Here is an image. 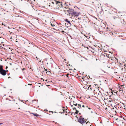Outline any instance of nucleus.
Masks as SVG:
<instances>
[{
    "label": "nucleus",
    "mask_w": 126,
    "mask_h": 126,
    "mask_svg": "<svg viewBox=\"0 0 126 126\" xmlns=\"http://www.w3.org/2000/svg\"><path fill=\"white\" fill-rule=\"evenodd\" d=\"M113 18H114V19H115V17H113Z\"/></svg>",
    "instance_id": "30"
},
{
    "label": "nucleus",
    "mask_w": 126,
    "mask_h": 126,
    "mask_svg": "<svg viewBox=\"0 0 126 126\" xmlns=\"http://www.w3.org/2000/svg\"><path fill=\"white\" fill-rule=\"evenodd\" d=\"M47 86H49V85H47Z\"/></svg>",
    "instance_id": "27"
},
{
    "label": "nucleus",
    "mask_w": 126,
    "mask_h": 126,
    "mask_svg": "<svg viewBox=\"0 0 126 126\" xmlns=\"http://www.w3.org/2000/svg\"><path fill=\"white\" fill-rule=\"evenodd\" d=\"M32 114L34 116H36L37 117L39 116V115L37 114H35L33 113H32Z\"/></svg>",
    "instance_id": "11"
},
{
    "label": "nucleus",
    "mask_w": 126,
    "mask_h": 126,
    "mask_svg": "<svg viewBox=\"0 0 126 126\" xmlns=\"http://www.w3.org/2000/svg\"><path fill=\"white\" fill-rule=\"evenodd\" d=\"M81 105L79 104L78 105V106L77 107L78 108V109H80V108H81Z\"/></svg>",
    "instance_id": "12"
},
{
    "label": "nucleus",
    "mask_w": 126,
    "mask_h": 126,
    "mask_svg": "<svg viewBox=\"0 0 126 126\" xmlns=\"http://www.w3.org/2000/svg\"><path fill=\"white\" fill-rule=\"evenodd\" d=\"M88 109H89V110H90V109H91V108H88Z\"/></svg>",
    "instance_id": "25"
},
{
    "label": "nucleus",
    "mask_w": 126,
    "mask_h": 126,
    "mask_svg": "<svg viewBox=\"0 0 126 126\" xmlns=\"http://www.w3.org/2000/svg\"><path fill=\"white\" fill-rule=\"evenodd\" d=\"M79 114H80H80H81L80 113H79Z\"/></svg>",
    "instance_id": "31"
},
{
    "label": "nucleus",
    "mask_w": 126,
    "mask_h": 126,
    "mask_svg": "<svg viewBox=\"0 0 126 126\" xmlns=\"http://www.w3.org/2000/svg\"><path fill=\"white\" fill-rule=\"evenodd\" d=\"M121 87L119 89L120 91H122V92L123 91V89H124V85H122L121 86Z\"/></svg>",
    "instance_id": "7"
},
{
    "label": "nucleus",
    "mask_w": 126,
    "mask_h": 126,
    "mask_svg": "<svg viewBox=\"0 0 126 126\" xmlns=\"http://www.w3.org/2000/svg\"><path fill=\"white\" fill-rule=\"evenodd\" d=\"M23 41H24V44H25V43H29V45H28L29 47H30V45H32V44L31 43H30L29 41L26 39H24V40H23Z\"/></svg>",
    "instance_id": "5"
},
{
    "label": "nucleus",
    "mask_w": 126,
    "mask_h": 126,
    "mask_svg": "<svg viewBox=\"0 0 126 126\" xmlns=\"http://www.w3.org/2000/svg\"><path fill=\"white\" fill-rule=\"evenodd\" d=\"M2 124H3L2 123H0V125Z\"/></svg>",
    "instance_id": "20"
},
{
    "label": "nucleus",
    "mask_w": 126,
    "mask_h": 126,
    "mask_svg": "<svg viewBox=\"0 0 126 126\" xmlns=\"http://www.w3.org/2000/svg\"><path fill=\"white\" fill-rule=\"evenodd\" d=\"M86 107H87H87H88V106H86Z\"/></svg>",
    "instance_id": "33"
},
{
    "label": "nucleus",
    "mask_w": 126,
    "mask_h": 126,
    "mask_svg": "<svg viewBox=\"0 0 126 126\" xmlns=\"http://www.w3.org/2000/svg\"><path fill=\"white\" fill-rule=\"evenodd\" d=\"M83 78H82V79H83Z\"/></svg>",
    "instance_id": "37"
},
{
    "label": "nucleus",
    "mask_w": 126,
    "mask_h": 126,
    "mask_svg": "<svg viewBox=\"0 0 126 126\" xmlns=\"http://www.w3.org/2000/svg\"><path fill=\"white\" fill-rule=\"evenodd\" d=\"M76 110V111L75 112V113L76 114H77L79 112V111L78 110Z\"/></svg>",
    "instance_id": "13"
},
{
    "label": "nucleus",
    "mask_w": 126,
    "mask_h": 126,
    "mask_svg": "<svg viewBox=\"0 0 126 126\" xmlns=\"http://www.w3.org/2000/svg\"><path fill=\"white\" fill-rule=\"evenodd\" d=\"M82 107L84 108V105H83L82 106Z\"/></svg>",
    "instance_id": "18"
},
{
    "label": "nucleus",
    "mask_w": 126,
    "mask_h": 126,
    "mask_svg": "<svg viewBox=\"0 0 126 126\" xmlns=\"http://www.w3.org/2000/svg\"><path fill=\"white\" fill-rule=\"evenodd\" d=\"M65 21L67 22H68L70 25H71V24L70 21H69L68 19H66L65 20Z\"/></svg>",
    "instance_id": "8"
},
{
    "label": "nucleus",
    "mask_w": 126,
    "mask_h": 126,
    "mask_svg": "<svg viewBox=\"0 0 126 126\" xmlns=\"http://www.w3.org/2000/svg\"><path fill=\"white\" fill-rule=\"evenodd\" d=\"M39 13H38V15H39Z\"/></svg>",
    "instance_id": "35"
},
{
    "label": "nucleus",
    "mask_w": 126,
    "mask_h": 126,
    "mask_svg": "<svg viewBox=\"0 0 126 126\" xmlns=\"http://www.w3.org/2000/svg\"><path fill=\"white\" fill-rule=\"evenodd\" d=\"M92 125H91L90 126H92Z\"/></svg>",
    "instance_id": "32"
},
{
    "label": "nucleus",
    "mask_w": 126,
    "mask_h": 126,
    "mask_svg": "<svg viewBox=\"0 0 126 126\" xmlns=\"http://www.w3.org/2000/svg\"><path fill=\"white\" fill-rule=\"evenodd\" d=\"M73 104L75 105L76 106L78 104L75 101H73Z\"/></svg>",
    "instance_id": "10"
},
{
    "label": "nucleus",
    "mask_w": 126,
    "mask_h": 126,
    "mask_svg": "<svg viewBox=\"0 0 126 126\" xmlns=\"http://www.w3.org/2000/svg\"><path fill=\"white\" fill-rule=\"evenodd\" d=\"M56 3L57 4H58V5H62V3L58 1H57L56 2Z\"/></svg>",
    "instance_id": "9"
},
{
    "label": "nucleus",
    "mask_w": 126,
    "mask_h": 126,
    "mask_svg": "<svg viewBox=\"0 0 126 126\" xmlns=\"http://www.w3.org/2000/svg\"><path fill=\"white\" fill-rule=\"evenodd\" d=\"M36 58H37V57H36Z\"/></svg>",
    "instance_id": "38"
},
{
    "label": "nucleus",
    "mask_w": 126,
    "mask_h": 126,
    "mask_svg": "<svg viewBox=\"0 0 126 126\" xmlns=\"http://www.w3.org/2000/svg\"><path fill=\"white\" fill-rule=\"evenodd\" d=\"M1 73L3 76L6 75V71L2 69V67L0 68V75Z\"/></svg>",
    "instance_id": "3"
},
{
    "label": "nucleus",
    "mask_w": 126,
    "mask_h": 126,
    "mask_svg": "<svg viewBox=\"0 0 126 126\" xmlns=\"http://www.w3.org/2000/svg\"><path fill=\"white\" fill-rule=\"evenodd\" d=\"M71 106L72 107H73V105H71Z\"/></svg>",
    "instance_id": "28"
},
{
    "label": "nucleus",
    "mask_w": 126,
    "mask_h": 126,
    "mask_svg": "<svg viewBox=\"0 0 126 126\" xmlns=\"http://www.w3.org/2000/svg\"><path fill=\"white\" fill-rule=\"evenodd\" d=\"M88 79H89V78H90V77L89 76L88 77Z\"/></svg>",
    "instance_id": "17"
},
{
    "label": "nucleus",
    "mask_w": 126,
    "mask_h": 126,
    "mask_svg": "<svg viewBox=\"0 0 126 126\" xmlns=\"http://www.w3.org/2000/svg\"><path fill=\"white\" fill-rule=\"evenodd\" d=\"M86 124H88V123L89 124H90V123L89 122H86Z\"/></svg>",
    "instance_id": "15"
},
{
    "label": "nucleus",
    "mask_w": 126,
    "mask_h": 126,
    "mask_svg": "<svg viewBox=\"0 0 126 126\" xmlns=\"http://www.w3.org/2000/svg\"><path fill=\"white\" fill-rule=\"evenodd\" d=\"M38 59H39L38 58L37 59V60H38Z\"/></svg>",
    "instance_id": "36"
},
{
    "label": "nucleus",
    "mask_w": 126,
    "mask_h": 126,
    "mask_svg": "<svg viewBox=\"0 0 126 126\" xmlns=\"http://www.w3.org/2000/svg\"><path fill=\"white\" fill-rule=\"evenodd\" d=\"M80 14V12H76L74 11L73 14V16H78Z\"/></svg>",
    "instance_id": "6"
},
{
    "label": "nucleus",
    "mask_w": 126,
    "mask_h": 126,
    "mask_svg": "<svg viewBox=\"0 0 126 126\" xmlns=\"http://www.w3.org/2000/svg\"><path fill=\"white\" fill-rule=\"evenodd\" d=\"M86 121V120L84 119V118H82V116H80V118L78 119V122L81 124L85 123Z\"/></svg>",
    "instance_id": "1"
},
{
    "label": "nucleus",
    "mask_w": 126,
    "mask_h": 126,
    "mask_svg": "<svg viewBox=\"0 0 126 126\" xmlns=\"http://www.w3.org/2000/svg\"><path fill=\"white\" fill-rule=\"evenodd\" d=\"M2 25H4V24H3V23H2Z\"/></svg>",
    "instance_id": "22"
},
{
    "label": "nucleus",
    "mask_w": 126,
    "mask_h": 126,
    "mask_svg": "<svg viewBox=\"0 0 126 126\" xmlns=\"http://www.w3.org/2000/svg\"><path fill=\"white\" fill-rule=\"evenodd\" d=\"M41 62V60H40V61H39V62Z\"/></svg>",
    "instance_id": "23"
},
{
    "label": "nucleus",
    "mask_w": 126,
    "mask_h": 126,
    "mask_svg": "<svg viewBox=\"0 0 126 126\" xmlns=\"http://www.w3.org/2000/svg\"><path fill=\"white\" fill-rule=\"evenodd\" d=\"M28 85H32V84H28Z\"/></svg>",
    "instance_id": "19"
},
{
    "label": "nucleus",
    "mask_w": 126,
    "mask_h": 126,
    "mask_svg": "<svg viewBox=\"0 0 126 126\" xmlns=\"http://www.w3.org/2000/svg\"><path fill=\"white\" fill-rule=\"evenodd\" d=\"M51 26L52 27H54L55 26V25L54 24H51Z\"/></svg>",
    "instance_id": "14"
},
{
    "label": "nucleus",
    "mask_w": 126,
    "mask_h": 126,
    "mask_svg": "<svg viewBox=\"0 0 126 126\" xmlns=\"http://www.w3.org/2000/svg\"><path fill=\"white\" fill-rule=\"evenodd\" d=\"M73 109L74 110H76V108H73Z\"/></svg>",
    "instance_id": "16"
},
{
    "label": "nucleus",
    "mask_w": 126,
    "mask_h": 126,
    "mask_svg": "<svg viewBox=\"0 0 126 126\" xmlns=\"http://www.w3.org/2000/svg\"><path fill=\"white\" fill-rule=\"evenodd\" d=\"M67 13L68 12H66V14L67 15H68L69 14H68Z\"/></svg>",
    "instance_id": "21"
},
{
    "label": "nucleus",
    "mask_w": 126,
    "mask_h": 126,
    "mask_svg": "<svg viewBox=\"0 0 126 126\" xmlns=\"http://www.w3.org/2000/svg\"><path fill=\"white\" fill-rule=\"evenodd\" d=\"M64 12L65 14L66 13V12H68L69 14H70L73 16V14L74 11L73 9H69L68 10L65 11Z\"/></svg>",
    "instance_id": "2"
},
{
    "label": "nucleus",
    "mask_w": 126,
    "mask_h": 126,
    "mask_svg": "<svg viewBox=\"0 0 126 126\" xmlns=\"http://www.w3.org/2000/svg\"><path fill=\"white\" fill-rule=\"evenodd\" d=\"M24 69H25V68H23V70H24Z\"/></svg>",
    "instance_id": "29"
},
{
    "label": "nucleus",
    "mask_w": 126,
    "mask_h": 126,
    "mask_svg": "<svg viewBox=\"0 0 126 126\" xmlns=\"http://www.w3.org/2000/svg\"><path fill=\"white\" fill-rule=\"evenodd\" d=\"M124 19H119L118 22L119 24H121L122 25H124L126 24V22H124Z\"/></svg>",
    "instance_id": "4"
},
{
    "label": "nucleus",
    "mask_w": 126,
    "mask_h": 126,
    "mask_svg": "<svg viewBox=\"0 0 126 126\" xmlns=\"http://www.w3.org/2000/svg\"><path fill=\"white\" fill-rule=\"evenodd\" d=\"M45 71H47V69H45Z\"/></svg>",
    "instance_id": "24"
},
{
    "label": "nucleus",
    "mask_w": 126,
    "mask_h": 126,
    "mask_svg": "<svg viewBox=\"0 0 126 126\" xmlns=\"http://www.w3.org/2000/svg\"><path fill=\"white\" fill-rule=\"evenodd\" d=\"M70 105H71V103H70Z\"/></svg>",
    "instance_id": "34"
},
{
    "label": "nucleus",
    "mask_w": 126,
    "mask_h": 126,
    "mask_svg": "<svg viewBox=\"0 0 126 126\" xmlns=\"http://www.w3.org/2000/svg\"><path fill=\"white\" fill-rule=\"evenodd\" d=\"M10 65H12V63H10Z\"/></svg>",
    "instance_id": "26"
}]
</instances>
